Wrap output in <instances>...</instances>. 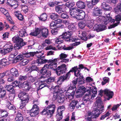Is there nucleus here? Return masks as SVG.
<instances>
[{
  "label": "nucleus",
  "mask_w": 121,
  "mask_h": 121,
  "mask_svg": "<svg viewBox=\"0 0 121 121\" xmlns=\"http://www.w3.org/2000/svg\"><path fill=\"white\" fill-rule=\"evenodd\" d=\"M57 66V64L56 62L51 63L49 64H48L49 69L55 71V73L58 76L66 72L67 68L65 64H62L56 68Z\"/></svg>",
  "instance_id": "nucleus-1"
},
{
  "label": "nucleus",
  "mask_w": 121,
  "mask_h": 121,
  "mask_svg": "<svg viewBox=\"0 0 121 121\" xmlns=\"http://www.w3.org/2000/svg\"><path fill=\"white\" fill-rule=\"evenodd\" d=\"M12 41L13 42L16 43L14 46L15 49H22V47L26 45L27 42H24L22 38L19 37L18 36H15L12 38Z\"/></svg>",
  "instance_id": "nucleus-2"
},
{
  "label": "nucleus",
  "mask_w": 121,
  "mask_h": 121,
  "mask_svg": "<svg viewBox=\"0 0 121 121\" xmlns=\"http://www.w3.org/2000/svg\"><path fill=\"white\" fill-rule=\"evenodd\" d=\"M49 69L48 67V64H46L44 65L43 67L39 71V72L41 75L39 78V79L45 78L51 76V72L50 71L48 70Z\"/></svg>",
  "instance_id": "nucleus-3"
},
{
  "label": "nucleus",
  "mask_w": 121,
  "mask_h": 121,
  "mask_svg": "<svg viewBox=\"0 0 121 121\" xmlns=\"http://www.w3.org/2000/svg\"><path fill=\"white\" fill-rule=\"evenodd\" d=\"M72 34L71 31L69 30L63 32L61 35L63 36L64 39H65L66 41L68 42H73L74 41V40L73 38L71 37Z\"/></svg>",
  "instance_id": "nucleus-4"
},
{
  "label": "nucleus",
  "mask_w": 121,
  "mask_h": 121,
  "mask_svg": "<svg viewBox=\"0 0 121 121\" xmlns=\"http://www.w3.org/2000/svg\"><path fill=\"white\" fill-rule=\"evenodd\" d=\"M18 96L21 100L22 102H25L29 101L30 96L27 93L25 92L21 91L19 93Z\"/></svg>",
  "instance_id": "nucleus-5"
},
{
  "label": "nucleus",
  "mask_w": 121,
  "mask_h": 121,
  "mask_svg": "<svg viewBox=\"0 0 121 121\" xmlns=\"http://www.w3.org/2000/svg\"><path fill=\"white\" fill-rule=\"evenodd\" d=\"M30 116L34 117L36 116L39 113V108L36 104L34 105L31 109L30 110Z\"/></svg>",
  "instance_id": "nucleus-6"
},
{
  "label": "nucleus",
  "mask_w": 121,
  "mask_h": 121,
  "mask_svg": "<svg viewBox=\"0 0 121 121\" xmlns=\"http://www.w3.org/2000/svg\"><path fill=\"white\" fill-rule=\"evenodd\" d=\"M22 54H20L17 55L15 58L14 61L15 60H17V61H19L22 60L24 57L29 58V54L28 51H24L22 52Z\"/></svg>",
  "instance_id": "nucleus-7"
},
{
  "label": "nucleus",
  "mask_w": 121,
  "mask_h": 121,
  "mask_svg": "<svg viewBox=\"0 0 121 121\" xmlns=\"http://www.w3.org/2000/svg\"><path fill=\"white\" fill-rule=\"evenodd\" d=\"M104 110V109L102 108L99 109H97L92 111V117L93 118H96L98 117L99 115L103 112Z\"/></svg>",
  "instance_id": "nucleus-8"
},
{
  "label": "nucleus",
  "mask_w": 121,
  "mask_h": 121,
  "mask_svg": "<svg viewBox=\"0 0 121 121\" xmlns=\"http://www.w3.org/2000/svg\"><path fill=\"white\" fill-rule=\"evenodd\" d=\"M81 10L77 7L71 8L69 11L70 15L73 17L75 18L79 14Z\"/></svg>",
  "instance_id": "nucleus-9"
},
{
  "label": "nucleus",
  "mask_w": 121,
  "mask_h": 121,
  "mask_svg": "<svg viewBox=\"0 0 121 121\" xmlns=\"http://www.w3.org/2000/svg\"><path fill=\"white\" fill-rule=\"evenodd\" d=\"M86 88L83 86H80L79 88L78 89L76 93V95L77 97L82 96L85 93Z\"/></svg>",
  "instance_id": "nucleus-10"
},
{
  "label": "nucleus",
  "mask_w": 121,
  "mask_h": 121,
  "mask_svg": "<svg viewBox=\"0 0 121 121\" xmlns=\"http://www.w3.org/2000/svg\"><path fill=\"white\" fill-rule=\"evenodd\" d=\"M106 27V26L104 23L95 25L94 26L93 28L94 30H96L98 32L105 30Z\"/></svg>",
  "instance_id": "nucleus-11"
},
{
  "label": "nucleus",
  "mask_w": 121,
  "mask_h": 121,
  "mask_svg": "<svg viewBox=\"0 0 121 121\" xmlns=\"http://www.w3.org/2000/svg\"><path fill=\"white\" fill-rule=\"evenodd\" d=\"M29 57L30 56L33 57L35 55L36 57L38 58H40L42 57L44 54V51H36L35 52H29Z\"/></svg>",
  "instance_id": "nucleus-12"
},
{
  "label": "nucleus",
  "mask_w": 121,
  "mask_h": 121,
  "mask_svg": "<svg viewBox=\"0 0 121 121\" xmlns=\"http://www.w3.org/2000/svg\"><path fill=\"white\" fill-rule=\"evenodd\" d=\"M0 112L1 113V117L3 118H6L5 120L6 121H9L10 120V119L8 117H9V113L5 109H0Z\"/></svg>",
  "instance_id": "nucleus-13"
},
{
  "label": "nucleus",
  "mask_w": 121,
  "mask_h": 121,
  "mask_svg": "<svg viewBox=\"0 0 121 121\" xmlns=\"http://www.w3.org/2000/svg\"><path fill=\"white\" fill-rule=\"evenodd\" d=\"M96 100L95 101L96 104L95 105L96 107V108L97 109L99 108H103L104 109V105H103V103L101 99V98L100 97H97L96 98Z\"/></svg>",
  "instance_id": "nucleus-14"
},
{
  "label": "nucleus",
  "mask_w": 121,
  "mask_h": 121,
  "mask_svg": "<svg viewBox=\"0 0 121 121\" xmlns=\"http://www.w3.org/2000/svg\"><path fill=\"white\" fill-rule=\"evenodd\" d=\"M104 95L108 97L107 98V100H109L110 99L112 98L114 95V93L113 91H111L108 89H105L104 91Z\"/></svg>",
  "instance_id": "nucleus-15"
},
{
  "label": "nucleus",
  "mask_w": 121,
  "mask_h": 121,
  "mask_svg": "<svg viewBox=\"0 0 121 121\" xmlns=\"http://www.w3.org/2000/svg\"><path fill=\"white\" fill-rule=\"evenodd\" d=\"M4 48H5L8 53L11 51L14 46H13V44L10 42H8L4 46Z\"/></svg>",
  "instance_id": "nucleus-16"
},
{
  "label": "nucleus",
  "mask_w": 121,
  "mask_h": 121,
  "mask_svg": "<svg viewBox=\"0 0 121 121\" xmlns=\"http://www.w3.org/2000/svg\"><path fill=\"white\" fill-rule=\"evenodd\" d=\"M31 88L30 83L27 81L24 82L22 84V89L24 91H29Z\"/></svg>",
  "instance_id": "nucleus-17"
},
{
  "label": "nucleus",
  "mask_w": 121,
  "mask_h": 121,
  "mask_svg": "<svg viewBox=\"0 0 121 121\" xmlns=\"http://www.w3.org/2000/svg\"><path fill=\"white\" fill-rule=\"evenodd\" d=\"M77 66H74V67L72 68V69H71L66 74L69 78H70L71 75V74L70 73L71 72H72L73 73L74 72L75 76L76 77H77L78 76V74L77 75V73H76V72L77 71Z\"/></svg>",
  "instance_id": "nucleus-18"
},
{
  "label": "nucleus",
  "mask_w": 121,
  "mask_h": 121,
  "mask_svg": "<svg viewBox=\"0 0 121 121\" xmlns=\"http://www.w3.org/2000/svg\"><path fill=\"white\" fill-rule=\"evenodd\" d=\"M41 34V35L43 37L47 38L49 35L48 29L46 28H42Z\"/></svg>",
  "instance_id": "nucleus-19"
},
{
  "label": "nucleus",
  "mask_w": 121,
  "mask_h": 121,
  "mask_svg": "<svg viewBox=\"0 0 121 121\" xmlns=\"http://www.w3.org/2000/svg\"><path fill=\"white\" fill-rule=\"evenodd\" d=\"M26 29V27L24 26L19 31L18 34L20 37H23L27 35Z\"/></svg>",
  "instance_id": "nucleus-20"
},
{
  "label": "nucleus",
  "mask_w": 121,
  "mask_h": 121,
  "mask_svg": "<svg viewBox=\"0 0 121 121\" xmlns=\"http://www.w3.org/2000/svg\"><path fill=\"white\" fill-rule=\"evenodd\" d=\"M76 86L70 84L66 91L67 93H75L76 90Z\"/></svg>",
  "instance_id": "nucleus-21"
},
{
  "label": "nucleus",
  "mask_w": 121,
  "mask_h": 121,
  "mask_svg": "<svg viewBox=\"0 0 121 121\" xmlns=\"http://www.w3.org/2000/svg\"><path fill=\"white\" fill-rule=\"evenodd\" d=\"M55 11L58 14L62 13L64 11V8L62 5H59L55 7Z\"/></svg>",
  "instance_id": "nucleus-22"
},
{
  "label": "nucleus",
  "mask_w": 121,
  "mask_h": 121,
  "mask_svg": "<svg viewBox=\"0 0 121 121\" xmlns=\"http://www.w3.org/2000/svg\"><path fill=\"white\" fill-rule=\"evenodd\" d=\"M102 13L99 9L95 7L94 8V9L93 12V15L94 16H97L101 15Z\"/></svg>",
  "instance_id": "nucleus-23"
},
{
  "label": "nucleus",
  "mask_w": 121,
  "mask_h": 121,
  "mask_svg": "<svg viewBox=\"0 0 121 121\" xmlns=\"http://www.w3.org/2000/svg\"><path fill=\"white\" fill-rule=\"evenodd\" d=\"M42 28H35V30L33 32H31L30 35L33 36H37L41 32Z\"/></svg>",
  "instance_id": "nucleus-24"
},
{
  "label": "nucleus",
  "mask_w": 121,
  "mask_h": 121,
  "mask_svg": "<svg viewBox=\"0 0 121 121\" xmlns=\"http://www.w3.org/2000/svg\"><path fill=\"white\" fill-rule=\"evenodd\" d=\"M76 5L77 8L81 9H85L86 6L85 3L81 1H78L76 3Z\"/></svg>",
  "instance_id": "nucleus-25"
},
{
  "label": "nucleus",
  "mask_w": 121,
  "mask_h": 121,
  "mask_svg": "<svg viewBox=\"0 0 121 121\" xmlns=\"http://www.w3.org/2000/svg\"><path fill=\"white\" fill-rule=\"evenodd\" d=\"M10 73L13 76L17 77L18 76L19 73L18 70L15 68H13L10 70Z\"/></svg>",
  "instance_id": "nucleus-26"
},
{
  "label": "nucleus",
  "mask_w": 121,
  "mask_h": 121,
  "mask_svg": "<svg viewBox=\"0 0 121 121\" xmlns=\"http://www.w3.org/2000/svg\"><path fill=\"white\" fill-rule=\"evenodd\" d=\"M69 79V78L66 74L65 75H63L60 77L58 79L57 82L61 81V82H63L65 81H67Z\"/></svg>",
  "instance_id": "nucleus-27"
},
{
  "label": "nucleus",
  "mask_w": 121,
  "mask_h": 121,
  "mask_svg": "<svg viewBox=\"0 0 121 121\" xmlns=\"http://www.w3.org/2000/svg\"><path fill=\"white\" fill-rule=\"evenodd\" d=\"M101 7L104 10L106 11H110L112 9V8L105 2H104L102 3Z\"/></svg>",
  "instance_id": "nucleus-28"
},
{
  "label": "nucleus",
  "mask_w": 121,
  "mask_h": 121,
  "mask_svg": "<svg viewBox=\"0 0 121 121\" xmlns=\"http://www.w3.org/2000/svg\"><path fill=\"white\" fill-rule=\"evenodd\" d=\"M86 26H87L89 28H92L94 25V21L93 19L87 20L86 22Z\"/></svg>",
  "instance_id": "nucleus-29"
},
{
  "label": "nucleus",
  "mask_w": 121,
  "mask_h": 121,
  "mask_svg": "<svg viewBox=\"0 0 121 121\" xmlns=\"http://www.w3.org/2000/svg\"><path fill=\"white\" fill-rule=\"evenodd\" d=\"M4 14L5 15L6 17L7 20L12 24H14V23L13 21L12 20L11 16L10 15L9 13H8V11Z\"/></svg>",
  "instance_id": "nucleus-30"
},
{
  "label": "nucleus",
  "mask_w": 121,
  "mask_h": 121,
  "mask_svg": "<svg viewBox=\"0 0 121 121\" xmlns=\"http://www.w3.org/2000/svg\"><path fill=\"white\" fill-rule=\"evenodd\" d=\"M48 16L47 14L45 13H43L41 14L38 18L39 20L41 21H46L47 19Z\"/></svg>",
  "instance_id": "nucleus-31"
},
{
  "label": "nucleus",
  "mask_w": 121,
  "mask_h": 121,
  "mask_svg": "<svg viewBox=\"0 0 121 121\" xmlns=\"http://www.w3.org/2000/svg\"><path fill=\"white\" fill-rule=\"evenodd\" d=\"M6 94V91L3 89L1 86H0V98H3L4 97Z\"/></svg>",
  "instance_id": "nucleus-32"
},
{
  "label": "nucleus",
  "mask_w": 121,
  "mask_h": 121,
  "mask_svg": "<svg viewBox=\"0 0 121 121\" xmlns=\"http://www.w3.org/2000/svg\"><path fill=\"white\" fill-rule=\"evenodd\" d=\"M45 56H43L40 58L38 59V61L40 65L48 62V60L45 59Z\"/></svg>",
  "instance_id": "nucleus-33"
},
{
  "label": "nucleus",
  "mask_w": 121,
  "mask_h": 121,
  "mask_svg": "<svg viewBox=\"0 0 121 121\" xmlns=\"http://www.w3.org/2000/svg\"><path fill=\"white\" fill-rule=\"evenodd\" d=\"M68 29L69 30H70V31L72 32H74L76 30V28L75 25L74 23H70L69 25L68 26Z\"/></svg>",
  "instance_id": "nucleus-34"
},
{
  "label": "nucleus",
  "mask_w": 121,
  "mask_h": 121,
  "mask_svg": "<svg viewBox=\"0 0 121 121\" xmlns=\"http://www.w3.org/2000/svg\"><path fill=\"white\" fill-rule=\"evenodd\" d=\"M5 88L8 91L11 93H13L15 91L14 88V86L12 85H6Z\"/></svg>",
  "instance_id": "nucleus-35"
},
{
  "label": "nucleus",
  "mask_w": 121,
  "mask_h": 121,
  "mask_svg": "<svg viewBox=\"0 0 121 121\" xmlns=\"http://www.w3.org/2000/svg\"><path fill=\"white\" fill-rule=\"evenodd\" d=\"M45 80L41 81H40V84H39V86L37 90L41 89L45 87L48 86V85L46 83H45Z\"/></svg>",
  "instance_id": "nucleus-36"
},
{
  "label": "nucleus",
  "mask_w": 121,
  "mask_h": 121,
  "mask_svg": "<svg viewBox=\"0 0 121 121\" xmlns=\"http://www.w3.org/2000/svg\"><path fill=\"white\" fill-rule=\"evenodd\" d=\"M86 14L84 11L82 10H81L78 16V19L79 20H82L85 17Z\"/></svg>",
  "instance_id": "nucleus-37"
},
{
  "label": "nucleus",
  "mask_w": 121,
  "mask_h": 121,
  "mask_svg": "<svg viewBox=\"0 0 121 121\" xmlns=\"http://www.w3.org/2000/svg\"><path fill=\"white\" fill-rule=\"evenodd\" d=\"M69 94L66 95V99L67 101H69L73 99L75 93H69Z\"/></svg>",
  "instance_id": "nucleus-38"
},
{
  "label": "nucleus",
  "mask_w": 121,
  "mask_h": 121,
  "mask_svg": "<svg viewBox=\"0 0 121 121\" xmlns=\"http://www.w3.org/2000/svg\"><path fill=\"white\" fill-rule=\"evenodd\" d=\"M78 103L77 100H74L71 102L69 106L70 108H72V109H74Z\"/></svg>",
  "instance_id": "nucleus-39"
},
{
  "label": "nucleus",
  "mask_w": 121,
  "mask_h": 121,
  "mask_svg": "<svg viewBox=\"0 0 121 121\" xmlns=\"http://www.w3.org/2000/svg\"><path fill=\"white\" fill-rule=\"evenodd\" d=\"M79 77L78 82L79 84H83L85 83V80L83 79V76L81 73H80L78 75L77 77Z\"/></svg>",
  "instance_id": "nucleus-40"
},
{
  "label": "nucleus",
  "mask_w": 121,
  "mask_h": 121,
  "mask_svg": "<svg viewBox=\"0 0 121 121\" xmlns=\"http://www.w3.org/2000/svg\"><path fill=\"white\" fill-rule=\"evenodd\" d=\"M91 95L89 94H86L84 96L83 99H82V100L84 101H89L90 100V98L91 97Z\"/></svg>",
  "instance_id": "nucleus-41"
},
{
  "label": "nucleus",
  "mask_w": 121,
  "mask_h": 121,
  "mask_svg": "<svg viewBox=\"0 0 121 121\" xmlns=\"http://www.w3.org/2000/svg\"><path fill=\"white\" fill-rule=\"evenodd\" d=\"M28 78V75L26 74L25 75H20L18 77V80L20 81H24L26 80Z\"/></svg>",
  "instance_id": "nucleus-42"
},
{
  "label": "nucleus",
  "mask_w": 121,
  "mask_h": 121,
  "mask_svg": "<svg viewBox=\"0 0 121 121\" xmlns=\"http://www.w3.org/2000/svg\"><path fill=\"white\" fill-rule=\"evenodd\" d=\"M37 66H34L32 65L31 67L28 69V71H30V72H31L32 71H37L39 70V68L37 67Z\"/></svg>",
  "instance_id": "nucleus-43"
},
{
  "label": "nucleus",
  "mask_w": 121,
  "mask_h": 121,
  "mask_svg": "<svg viewBox=\"0 0 121 121\" xmlns=\"http://www.w3.org/2000/svg\"><path fill=\"white\" fill-rule=\"evenodd\" d=\"M59 16L56 13H52L50 16V18L53 20H55L59 17Z\"/></svg>",
  "instance_id": "nucleus-44"
},
{
  "label": "nucleus",
  "mask_w": 121,
  "mask_h": 121,
  "mask_svg": "<svg viewBox=\"0 0 121 121\" xmlns=\"http://www.w3.org/2000/svg\"><path fill=\"white\" fill-rule=\"evenodd\" d=\"M114 11L116 13L120 12H121V3H119L117 6L116 8L115 9Z\"/></svg>",
  "instance_id": "nucleus-45"
},
{
  "label": "nucleus",
  "mask_w": 121,
  "mask_h": 121,
  "mask_svg": "<svg viewBox=\"0 0 121 121\" xmlns=\"http://www.w3.org/2000/svg\"><path fill=\"white\" fill-rule=\"evenodd\" d=\"M84 68V66H83V64H80L79 65V67L78 68L77 66V70L78 71L77 73V75L78 74H79L81 73H80L81 71V69H82Z\"/></svg>",
  "instance_id": "nucleus-46"
},
{
  "label": "nucleus",
  "mask_w": 121,
  "mask_h": 121,
  "mask_svg": "<svg viewBox=\"0 0 121 121\" xmlns=\"http://www.w3.org/2000/svg\"><path fill=\"white\" fill-rule=\"evenodd\" d=\"M0 63L1 65L4 66L6 65L8 63V62L7 61V60L5 58H3L1 60H0Z\"/></svg>",
  "instance_id": "nucleus-47"
},
{
  "label": "nucleus",
  "mask_w": 121,
  "mask_h": 121,
  "mask_svg": "<svg viewBox=\"0 0 121 121\" xmlns=\"http://www.w3.org/2000/svg\"><path fill=\"white\" fill-rule=\"evenodd\" d=\"M55 110L48 109L47 110V115H49L50 117L52 116L55 112Z\"/></svg>",
  "instance_id": "nucleus-48"
},
{
  "label": "nucleus",
  "mask_w": 121,
  "mask_h": 121,
  "mask_svg": "<svg viewBox=\"0 0 121 121\" xmlns=\"http://www.w3.org/2000/svg\"><path fill=\"white\" fill-rule=\"evenodd\" d=\"M15 95V92L13 93H10L9 97V99L11 101H12L14 99Z\"/></svg>",
  "instance_id": "nucleus-49"
},
{
  "label": "nucleus",
  "mask_w": 121,
  "mask_h": 121,
  "mask_svg": "<svg viewBox=\"0 0 121 121\" xmlns=\"http://www.w3.org/2000/svg\"><path fill=\"white\" fill-rule=\"evenodd\" d=\"M18 3L17 0H13L11 4V7H13V6H15V7H14V8L15 9L17 7Z\"/></svg>",
  "instance_id": "nucleus-50"
},
{
  "label": "nucleus",
  "mask_w": 121,
  "mask_h": 121,
  "mask_svg": "<svg viewBox=\"0 0 121 121\" xmlns=\"http://www.w3.org/2000/svg\"><path fill=\"white\" fill-rule=\"evenodd\" d=\"M29 102V101H27L25 102H24V101L22 102L21 105L20 107V108L21 109H24L26 105Z\"/></svg>",
  "instance_id": "nucleus-51"
},
{
  "label": "nucleus",
  "mask_w": 121,
  "mask_h": 121,
  "mask_svg": "<svg viewBox=\"0 0 121 121\" xmlns=\"http://www.w3.org/2000/svg\"><path fill=\"white\" fill-rule=\"evenodd\" d=\"M78 25L80 28L83 29L86 26V24L83 22H81L78 23Z\"/></svg>",
  "instance_id": "nucleus-52"
},
{
  "label": "nucleus",
  "mask_w": 121,
  "mask_h": 121,
  "mask_svg": "<svg viewBox=\"0 0 121 121\" xmlns=\"http://www.w3.org/2000/svg\"><path fill=\"white\" fill-rule=\"evenodd\" d=\"M86 3L87 6L88 8L91 9L93 7L94 5L92 2H87Z\"/></svg>",
  "instance_id": "nucleus-53"
},
{
  "label": "nucleus",
  "mask_w": 121,
  "mask_h": 121,
  "mask_svg": "<svg viewBox=\"0 0 121 121\" xmlns=\"http://www.w3.org/2000/svg\"><path fill=\"white\" fill-rule=\"evenodd\" d=\"M55 80V78L54 77H50L48 78L46 81V83L49 84L54 81Z\"/></svg>",
  "instance_id": "nucleus-54"
},
{
  "label": "nucleus",
  "mask_w": 121,
  "mask_h": 121,
  "mask_svg": "<svg viewBox=\"0 0 121 121\" xmlns=\"http://www.w3.org/2000/svg\"><path fill=\"white\" fill-rule=\"evenodd\" d=\"M38 61V59L36 60L32 61L31 62V64L32 65L35 66H39L40 65L39 62Z\"/></svg>",
  "instance_id": "nucleus-55"
},
{
  "label": "nucleus",
  "mask_w": 121,
  "mask_h": 121,
  "mask_svg": "<svg viewBox=\"0 0 121 121\" xmlns=\"http://www.w3.org/2000/svg\"><path fill=\"white\" fill-rule=\"evenodd\" d=\"M56 108V106L54 104H52L48 105L46 108L48 110L51 108L53 109H52L55 110Z\"/></svg>",
  "instance_id": "nucleus-56"
},
{
  "label": "nucleus",
  "mask_w": 121,
  "mask_h": 121,
  "mask_svg": "<svg viewBox=\"0 0 121 121\" xmlns=\"http://www.w3.org/2000/svg\"><path fill=\"white\" fill-rule=\"evenodd\" d=\"M17 118L18 119H23V117L22 116V114L21 112H20L19 111L17 112L16 117L15 118Z\"/></svg>",
  "instance_id": "nucleus-57"
},
{
  "label": "nucleus",
  "mask_w": 121,
  "mask_h": 121,
  "mask_svg": "<svg viewBox=\"0 0 121 121\" xmlns=\"http://www.w3.org/2000/svg\"><path fill=\"white\" fill-rule=\"evenodd\" d=\"M67 56V55L63 53H61L59 55V59L62 60L66 58Z\"/></svg>",
  "instance_id": "nucleus-58"
},
{
  "label": "nucleus",
  "mask_w": 121,
  "mask_h": 121,
  "mask_svg": "<svg viewBox=\"0 0 121 121\" xmlns=\"http://www.w3.org/2000/svg\"><path fill=\"white\" fill-rule=\"evenodd\" d=\"M16 16L17 19L20 21H22L24 19L23 16L21 13L17 14Z\"/></svg>",
  "instance_id": "nucleus-59"
},
{
  "label": "nucleus",
  "mask_w": 121,
  "mask_h": 121,
  "mask_svg": "<svg viewBox=\"0 0 121 121\" xmlns=\"http://www.w3.org/2000/svg\"><path fill=\"white\" fill-rule=\"evenodd\" d=\"M28 78L29 81L33 82L35 81L36 78V77H34L31 76H28Z\"/></svg>",
  "instance_id": "nucleus-60"
},
{
  "label": "nucleus",
  "mask_w": 121,
  "mask_h": 121,
  "mask_svg": "<svg viewBox=\"0 0 121 121\" xmlns=\"http://www.w3.org/2000/svg\"><path fill=\"white\" fill-rule=\"evenodd\" d=\"M9 32H6L4 33L3 35V39L4 40H5L6 38H8L9 35Z\"/></svg>",
  "instance_id": "nucleus-61"
},
{
  "label": "nucleus",
  "mask_w": 121,
  "mask_h": 121,
  "mask_svg": "<svg viewBox=\"0 0 121 121\" xmlns=\"http://www.w3.org/2000/svg\"><path fill=\"white\" fill-rule=\"evenodd\" d=\"M58 98V102L59 103L61 104L64 101L65 99L64 97L59 96Z\"/></svg>",
  "instance_id": "nucleus-62"
},
{
  "label": "nucleus",
  "mask_w": 121,
  "mask_h": 121,
  "mask_svg": "<svg viewBox=\"0 0 121 121\" xmlns=\"http://www.w3.org/2000/svg\"><path fill=\"white\" fill-rule=\"evenodd\" d=\"M9 71H6L2 73H0V78H1L4 77L5 76H7L9 75Z\"/></svg>",
  "instance_id": "nucleus-63"
},
{
  "label": "nucleus",
  "mask_w": 121,
  "mask_h": 121,
  "mask_svg": "<svg viewBox=\"0 0 121 121\" xmlns=\"http://www.w3.org/2000/svg\"><path fill=\"white\" fill-rule=\"evenodd\" d=\"M8 78V81L9 82H12L14 81V77L12 75H10Z\"/></svg>",
  "instance_id": "nucleus-64"
}]
</instances>
